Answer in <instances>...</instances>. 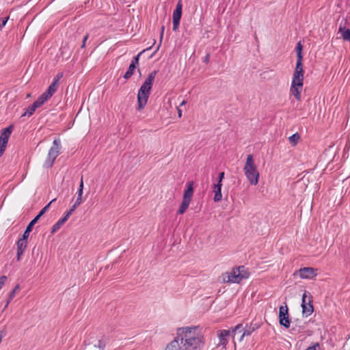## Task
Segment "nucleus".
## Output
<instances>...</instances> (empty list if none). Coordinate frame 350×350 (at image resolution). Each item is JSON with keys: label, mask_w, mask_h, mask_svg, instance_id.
Here are the masks:
<instances>
[{"label": "nucleus", "mask_w": 350, "mask_h": 350, "mask_svg": "<svg viewBox=\"0 0 350 350\" xmlns=\"http://www.w3.org/2000/svg\"><path fill=\"white\" fill-rule=\"evenodd\" d=\"M88 37H89V35H88V34H86V35L83 37V42H82L81 46V48H85V43H86L87 40L88 39Z\"/></svg>", "instance_id": "nucleus-43"}, {"label": "nucleus", "mask_w": 350, "mask_h": 350, "mask_svg": "<svg viewBox=\"0 0 350 350\" xmlns=\"http://www.w3.org/2000/svg\"><path fill=\"white\" fill-rule=\"evenodd\" d=\"M20 288V285L16 284L14 288L10 292L8 297L7 299L4 309H5L11 301L14 298L16 291Z\"/></svg>", "instance_id": "nucleus-22"}, {"label": "nucleus", "mask_w": 350, "mask_h": 350, "mask_svg": "<svg viewBox=\"0 0 350 350\" xmlns=\"http://www.w3.org/2000/svg\"><path fill=\"white\" fill-rule=\"evenodd\" d=\"M6 146V144H4V146H2V144H0V155L5 151Z\"/></svg>", "instance_id": "nucleus-46"}, {"label": "nucleus", "mask_w": 350, "mask_h": 350, "mask_svg": "<svg viewBox=\"0 0 350 350\" xmlns=\"http://www.w3.org/2000/svg\"><path fill=\"white\" fill-rule=\"evenodd\" d=\"M177 111L178 117L180 118L182 116V110L180 109V107H177Z\"/></svg>", "instance_id": "nucleus-51"}, {"label": "nucleus", "mask_w": 350, "mask_h": 350, "mask_svg": "<svg viewBox=\"0 0 350 350\" xmlns=\"http://www.w3.org/2000/svg\"><path fill=\"white\" fill-rule=\"evenodd\" d=\"M195 327H185L178 328V338H180L183 350H201L203 342L202 336L194 333Z\"/></svg>", "instance_id": "nucleus-1"}, {"label": "nucleus", "mask_w": 350, "mask_h": 350, "mask_svg": "<svg viewBox=\"0 0 350 350\" xmlns=\"http://www.w3.org/2000/svg\"><path fill=\"white\" fill-rule=\"evenodd\" d=\"M209 58H210V55L209 54H207L204 58V62H208L209 61Z\"/></svg>", "instance_id": "nucleus-52"}, {"label": "nucleus", "mask_w": 350, "mask_h": 350, "mask_svg": "<svg viewBox=\"0 0 350 350\" xmlns=\"http://www.w3.org/2000/svg\"><path fill=\"white\" fill-rule=\"evenodd\" d=\"M317 275V269L312 267H303L293 273L294 276L299 275L301 279H312Z\"/></svg>", "instance_id": "nucleus-6"}, {"label": "nucleus", "mask_w": 350, "mask_h": 350, "mask_svg": "<svg viewBox=\"0 0 350 350\" xmlns=\"http://www.w3.org/2000/svg\"><path fill=\"white\" fill-rule=\"evenodd\" d=\"M320 345L319 343H316L311 347H309L306 350H320Z\"/></svg>", "instance_id": "nucleus-35"}, {"label": "nucleus", "mask_w": 350, "mask_h": 350, "mask_svg": "<svg viewBox=\"0 0 350 350\" xmlns=\"http://www.w3.org/2000/svg\"><path fill=\"white\" fill-rule=\"evenodd\" d=\"M55 160V159H53V158H51L49 155H47V157L46 158L43 163V167L45 169L51 168L53 165Z\"/></svg>", "instance_id": "nucleus-27"}, {"label": "nucleus", "mask_w": 350, "mask_h": 350, "mask_svg": "<svg viewBox=\"0 0 350 350\" xmlns=\"http://www.w3.org/2000/svg\"><path fill=\"white\" fill-rule=\"evenodd\" d=\"M66 222V221L61 218L59 219L56 223L53 224V226L51 228V233L53 234L56 232L57 230H59L61 227Z\"/></svg>", "instance_id": "nucleus-25"}, {"label": "nucleus", "mask_w": 350, "mask_h": 350, "mask_svg": "<svg viewBox=\"0 0 350 350\" xmlns=\"http://www.w3.org/2000/svg\"><path fill=\"white\" fill-rule=\"evenodd\" d=\"M63 72H59L57 73V75L55 77V79H57V80H60L62 77H63Z\"/></svg>", "instance_id": "nucleus-47"}, {"label": "nucleus", "mask_w": 350, "mask_h": 350, "mask_svg": "<svg viewBox=\"0 0 350 350\" xmlns=\"http://www.w3.org/2000/svg\"><path fill=\"white\" fill-rule=\"evenodd\" d=\"M180 338L176 337L170 344H168L165 350H183L182 345L179 342Z\"/></svg>", "instance_id": "nucleus-19"}, {"label": "nucleus", "mask_w": 350, "mask_h": 350, "mask_svg": "<svg viewBox=\"0 0 350 350\" xmlns=\"http://www.w3.org/2000/svg\"><path fill=\"white\" fill-rule=\"evenodd\" d=\"M107 339L105 338V336L101 337V338H100L98 340L97 343L93 346V347H94L93 349L105 350V348L107 345Z\"/></svg>", "instance_id": "nucleus-23"}, {"label": "nucleus", "mask_w": 350, "mask_h": 350, "mask_svg": "<svg viewBox=\"0 0 350 350\" xmlns=\"http://www.w3.org/2000/svg\"><path fill=\"white\" fill-rule=\"evenodd\" d=\"M213 191L215 193L214 201L215 202L221 201L222 199L221 187L218 185H213Z\"/></svg>", "instance_id": "nucleus-20"}, {"label": "nucleus", "mask_w": 350, "mask_h": 350, "mask_svg": "<svg viewBox=\"0 0 350 350\" xmlns=\"http://www.w3.org/2000/svg\"><path fill=\"white\" fill-rule=\"evenodd\" d=\"M291 90V94L294 96L295 98L299 100L301 98V93L302 89H290Z\"/></svg>", "instance_id": "nucleus-31"}, {"label": "nucleus", "mask_w": 350, "mask_h": 350, "mask_svg": "<svg viewBox=\"0 0 350 350\" xmlns=\"http://www.w3.org/2000/svg\"><path fill=\"white\" fill-rule=\"evenodd\" d=\"M7 332L5 330V328H3L2 330L0 331V342L2 340V338L6 336Z\"/></svg>", "instance_id": "nucleus-41"}, {"label": "nucleus", "mask_w": 350, "mask_h": 350, "mask_svg": "<svg viewBox=\"0 0 350 350\" xmlns=\"http://www.w3.org/2000/svg\"><path fill=\"white\" fill-rule=\"evenodd\" d=\"M62 148L61 142L59 138L55 139L53 142L52 146L50 148L48 154L50 157L56 159L60 152Z\"/></svg>", "instance_id": "nucleus-10"}, {"label": "nucleus", "mask_w": 350, "mask_h": 350, "mask_svg": "<svg viewBox=\"0 0 350 350\" xmlns=\"http://www.w3.org/2000/svg\"><path fill=\"white\" fill-rule=\"evenodd\" d=\"M191 201L183 199L181 204L178 208V213L180 215L183 214L186 210L188 208Z\"/></svg>", "instance_id": "nucleus-26"}, {"label": "nucleus", "mask_w": 350, "mask_h": 350, "mask_svg": "<svg viewBox=\"0 0 350 350\" xmlns=\"http://www.w3.org/2000/svg\"><path fill=\"white\" fill-rule=\"evenodd\" d=\"M27 239L28 237H25L22 235V237L20 238L16 242L17 246V254L16 258L17 261H20L21 259V256L23 255L25 250L27 246Z\"/></svg>", "instance_id": "nucleus-8"}, {"label": "nucleus", "mask_w": 350, "mask_h": 350, "mask_svg": "<svg viewBox=\"0 0 350 350\" xmlns=\"http://www.w3.org/2000/svg\"><path fill=\"white\" fill-rule=\"evenodd\" d=\"M308 294H310L309 292L308 291H304V293H303L302 295V298H301V304H307L308 302Z\"/></svg>", "instance_id": "nucleus-34"}, {"label": "nucleus", "mask_w": 350, "mask_h": 350, "mask_svg": "<svg viewBox=\"0 0 350 350\" xmlns=\"http://www.w3.org/2000/svg\"><path fill=\"white\" fill-rule=\"evenodd\" d=\"M224 172H221L219 174L217 180H219V182H222V180L224 179Z\"/></svg>", "instance_id": "nucleus-44"}, {"label": "nucleus", "mask_w": 350, "mask_h": 350, "mask_svg": "<svg viewBox=\"0 0 350 350\" xmlns=\"http://www.w3.org/2000/svg\"><path fill=\"white\" fill-rule=\"evenodd\" d=\"M59 80H57V79L54 78L53 82L48 88H56L59 85Z\"/></svg>", "instance_id": "nucleus-39"}, {"label": "nucleus", "mask_w": 350, "mask_h": 350, "mask_svg": "<svg viewBox=\"0 0 350 350\" xmlns=\"http://www.w3.org/2000/svg\"><path fill=\"white\" fill-rule=\"evenodd\" d=\"M7 280V277L5 275H1L0 277V290L3 287V286L5 284V282Z\"/></svg>", "instance_id": "nucleus-36"}, {"label": "nucleus", "mask_w": 350, "mask_h": 350, "mask_svg": "<svg viewBox=\"0 0 350 350\" xmlns=\"http://www.w3.org/2000/svg\"><path fill=\"white\" fill-rule=\"evenodd\" d=\"M312 302V297L310 294H308V302L307 304H301L302 308V314L304 316L308 317L310 316L314 311Z\"/></svg>", "instance_id": "nucleus-13"}, {"label": "nucleus", "mask_w": 350, "mask_h": 350, "mask_svg": "<svg viewBox=\"0 0 350 350\" xmlns=\"http://www.w3.org/2000/svg\"><path fill=\"white\" fill-rule=\"evenodd\" d=\"M77 206L75 205V204H73L70 208L69 209L72 213L73 212L75 211V209L77 208Z\"/></svg>", "instance_id": "nucleus-50"}, {"label": "nucleus", "mask_w": 350, "mask_h": 350, "mask_svg": "<svg viewBox=\"0 0 350 350\" xmlns=\"http://www.w3.org/2000/svg\"><path fill=\"white\" fill-rule=\"evenodd\" d=\"M230 330L221 329L217 332V336L219 340V345L226 347L228 342V338L230 336Z\"/></svg>", "instance_id": "nucleus-12"}, {"label": "nucleus", "mask_w": 350, "mask_h": 350, "mask_svg": "<svg viewBox=\"0 0 350 350\" xmlns=\"http://www.w3.org/2000/svg\"><path fill=\"white\" fill-rule=\"evenodd\" d=\"M9 17H5L2 19L1 23H0V27L3 28L7 23L8 21Z\"/></svg>", "instance_id": "nucleus-42"}, {"label": "nucleus", "mask_w": 350, "mask_h": 350, "mask_svg": "<svg viewBox=\"0 0 350 350\" xmlns=\"http://www.w3.org/2000/svg\"><path fill=\"white\" fill-rule=\"evenodd\" d=\"M38 220L33 218L27 226L26 229L25 230L23 235L25 237H29L31 231L33 229V226L37 223Z\"/></svg>", "instance_id": "nucleus-24"}, {"label": "nucleus", "mask_w": 350, "mask_h": 350, "mask_svg": "<svg viewBox=\"0 0 350 350\" xmlns=\"http://www.w3.org/2000/svg\"><path fill=\"white\" fill-rule=\"evenodd\" d=\"M151 93V89H139L137 93V107L138 111L142 110L146 106L149 96Z\"/></svg>", "instance_id": "nucleus-7"}, {"label": "nucleus", "mask_w": 350, "mask_h": 350, "mask_svg": "<svg viewBox=\"0 0 350 350\" xmlns=\"http://www.w3.org/2000/svg\"><path fill=\"white\" fill-rule=\"evenodd\" d=\"M338 31L341 33L342 38L345 41L350 42V29H345L341 25L339 27Z\"/></svg>", "instance_id": "nucleus-21"}, {"label": "nucleus", "mask_w": 350, "mask_h": 350, "mask_svg": "<svg viewBox=\"0 0 350 350\" xmlns=\"http://www.w3.org/2000/svg\"><path fill=\"white\" fill-rule=\"evenodd\" d=\"M193 194V181H189L187 184V188L184 191L183 199L191 201Z\"/></svg>", "instance_id": "nucleus-16"}, {"label": "nucleus", "mask_w": 350, "mask_h": 350, "mask_svg": "<svg viewBox=\"0 0 350 350\" xmlns=\"http://www.w3.org/2000/svg\"><path fill=\"white\" fill-rule=\"evenodd\" d=\"M72 214V213L70 210H68L64 213V217L62 218L64 219L66 221H67Z\"/></svg>", "instance_id": "nucleus-40"}, {"label": "nucleus", "mask_w": 350, "mask_h": 350, "mask_svg": "<svg viewBox=\"0 0 350 350\" xmlns=\"http://www.w3.org/2000/svg\"><path fill=\"white\" fill-rule=\"evenodd\" d=\"M260 327V324L257 322L252 321L250 324H247L243 329V332L240 338V341L243 340L245 336H250L254 332Z\"/></svg>", "instance_id": "nucleus-11"}, {"label": "nucleus", "mask_w": 350, "mask_h": 350, "mask_svg": "<svg viewBox=\"0 0 350 350\" xmlns=\"http://www.w3.org/2000/svg\"><path fill=\"white\" fill-rule=\"evenodd\" d=\"M183 3L182 0H179L176 4V9L173 12V21H180L182 16Z\"/></svg>", "instance_id": "nucleus-17"}, {"label": "nucleus", "mask_w": 350, "mask_h": 350, "mask_svg": "<svg viewBox=\"0 0 350 350\" xmlns=\"http://www.w3.org/2000/svg\"><path fill=\"white\" fill-rule=\"evenodd\" d=\"M301 137L298 133H295L289 137L288 139L293 146H295L299 141Z\"/></svg>", "instance_id": "nucleus-28"}, {"label": "nucleus", "mask_w": 350, "mask_h": 350, "mask_svg": "<svg viewBox=\"0 0 350 350\" xmlns=\"http://www.w3.org/2000/svg\"><path fill=\"white\" fill-rule=\"evenodd\" d=\"M180 21H173V31H176L179 27V24H180Z\"/></svg>", "instance_id": "nucleus-37"}, {"label": "nucleus", "mask_w": 350, "mask_h": 350, "mask_svg": "<svg viewBox=\"0 0 350 350\" xmlns=\"http://www.w3.org/2000/svg\"><path fill=\"white\" fill-rule=\"evenodd\" d=\"M55 200V199H53V200H51L47 205H46L44 208H42L40 212L38 213V214L34 217L36 220L38 221V219L40 218L41 216H42L44 213L46 211V210L49 208L50 204L54 202Z\"/></svg>", "instance_id": "nucleus-29"}, {"label": "nucleus", "mask_w": 350, "mask_h": 350, "mask_svg": "<svg viewBox=\"0 0 350 350\" xmlns=\"http://www.w3.org/2000/svg\"><path fill=\"white\" fill-rule=\"evenodd\" d=\"M302 49H303V46H302V44L301 43V42H299L297 44V46H296V53H297V59H302L303 57H302Z\"/></svg>", "instance_id": "nucleus-30"}, {"label": "nucleus", "mask_w": 350, "mask_h": 350, "mask_svg": "<svg viewBox=\"0 0 350 350\" xmlns=\"http://www.w3.org/2000/svg\"><path fill=\"white\" fill-rule=\"evenodd\" d=\"M241 329H243V325L241 323L238 324L230 330V334L234 337L236 333Z\"/></svg>", "instance_id": "nucleus-33"}, {"label": "nucleus", "mask_w": 350, "mask_h": 350, "mask_svg": "<svg viewBox=\"0 0 350 350\" xmlns=\"http://www.w3.org/2000/svg\"><path fill=\"white\" fill-rule=\"evenodd\" d=\"M145 51L146 50H143L137 55L133 58L127 71L124 73L123 76L124 79H128L133 75L134 70L136 69L137 66L139 64V56Z\"/></svg>", "instance_id": "nucleus-9"}, {"label": "nucleus", "mask_w": 350, "mask_h": 350, "mask_svg": "<svg viewBox=\"0 0 350 350\" xmlns=\"http://www.w3.org/2000/svg\"><path fill=\"white\" fill-rule=\"evenodd\" d=\"M243 170L249 183L252 185H256L260 174L252 154L247 155Z\"/></svg>", "instance_id": "nucleus-2"}, {"label": "nucleus", "mask_w": 350, "mask_h": 350, "mask_svg": "<svg viewBox=\"0 0 350 350\" xmlns=\"http://www.w3.org/2000/svg\"><path fill=\"white\" fill-rule=\"evenodd\" d=\"M82 195H83V190H81V189H78V191H77V197L78 198H82Z\"/></svg>", "instance_id": "nucleus-49"}, {"label": "nucleus", "mask_w": 350, "mask_h": 350, "mask_svg": "<svg viewBox=\"0 0 350 350\" xmlns=\"http://www.w3.org/2000/svg\"><path fill=\"white\" fill-rule=\"evenodd\" d=\"M186 103H187V101H186V100H183L181 101V103H180L179 107H182V106H183L184 105H185V104H186Z\"/></svg>", "instance_id": "nucleus-53"}, {"label": "nucleus", "mask_w": 350, "mask_h": 350, "mask_svg": "<svg viewBox=\"0 0 350 350\" xmlns=\"http://www.w3.org/2000/svg\"><path fill=\"white\" fill-rule=\"evenodd\" d=\"M303 73L295 72L291 88L301 87L303 85Z\"/></svg>", "instance_id": "nucleus-15"}, {"label": "nucleus", "mask_w": 350, "mask_h": 350, "mask_svg": "<svg viewBox=\"0 0 350 350\" xmlns=\"http://www.w3.org/2000/svg\"><path fill=\"white\" fill-rule=\"evenodd\" d=\"M302 59H297L296 63V69L295 72H298L299 73H303V68H302Z\"/></svg>", "instance_id": "nucleus-32"}, {"label": "nucleus", "mask_w": 350, "mask_h": 350, "mask_svg": "<svg viewBox=\"0 0 350 350\" xmlns=\"http://www.w3.org/2000/svg\"><path fill=\"white\" fill-rule=\"evenodd\" d=\"M57 89H47L42 93L36 100L30 105L25 111L21 115V117L28 116L30 117L36 111V109L40 107L44 104L56 92Z\"/></svg>", "instance_id": "nucleus-3"}, {"label": "nucleus", "mask_w": 350, "mask_h": 350, "mask_svg": "<svg viewBox=\"0 0 350 350\" xmlns=\"http://www.w3.org/2000/svg\"><path fill=\"white\" fill-rule=\"evenodd\" d=\"M157 71L154 70L149 73L148 77L140 88H151L155 79Z\"/></svg>", "instance_id": "nucleus-18"}, {"label": "nucleus", "mask_w": 350, "mask_h": 350, "mask_svg": "<svg viewBox=\"0 0 350 350\" xmlns=\"http://www.w3.org/2000/svg\"><path fill=\"white\" fill-rule=\"evenodd\" d=\"M214 185H219L220 187H221L222 186V182H219V180H217V183H215Z\"/></svg>", "instance_id": "nucleus-54"}, {"label": "nucleus", "mask_w": 350, "mask_h": 350, "mask_svg": "<svg viewBox=\"0 0 350 350\" xmlns=\"http://www.w3.org/2000/svg\"><path fill=\"white\" fill-rule=\"evenodd\" d=\"M81 202H82V198H81L80 197L79 198L77 197L74 204L79 206L81 204Z\"/></svg>", "instance_id": "nucleus-45"}, {"label": "nucleus", "mask_w": 350, "mask_h": 350, "mask_svg": "<svg viewBox=\"0 0 350 350\" xmlns=\"http://www.w3.org/2000/svg\"><path fill=\"white\" fill-rule=\"evenodd\" d=\"M249 277L250 273L247 269L244 266H239L227 273V279L224 277V282L239 284L243 280Z\"/></svg>", "instance_id": "nucleus-4"}, {"label": "nucleus", "mask_w": 350, "mask_h": 350, "mask_svg": "<svg viewBox=\"0 0 350 350\" xmlns=\"http://www.w3.org/2000/svg\"><path fill=\"white\" fill-rule=\"evenodd\" d=\"M164 29H165V27L163 25L161 27V33H160V43H159V45L157 46L156 51H157L159 49V46L161 45V41H162V39H163V36Z\"/></svg>", "instance_id": "nucleus-38"}, {"label": "nucleus", "mask_w": 350, "mask_h": 350, "mask_svg": "<svg viewBox=\"0 0 350 350\" xmlns=\"http://www.w3.org/2000/svg\"><path fill=\"white\" fill-rule=\"evenodd\" d=\"M279 323L280 325L285 328H289L291 325V319L288 314V308L286 304L281 306L279 308Z\"/></svg>", "instance_id": "nucleus-5"}, {"label": "nucleus", "mask_w": 350, "mask_h": 350, "mask_svg": "<svg viewBox=\"0 0 350 350\" xmlns=\"http://www.w3.org/2000/svg\"><path fill=\"white\" fill-rule=\"evenodd\" d=\"M79 189L83 190V178H81V179L80 184H79Z\"/></svg>", "instance_id": "nucleus-48"}, {"label": "nucleus", "mask_w": 350, "mask_h": 350, "mask_svg": "<svg viewBox=\"0 0 350 350\" xmlns=\"http://www.w3.org/2000/svg\"><path fill=\"white\" fill-rule=\"evenodd\" d=\"M12 126L10 125L2 130L0 135V144H2V146H3L4 144L7 145L10 135L12 133Z\"/></svg>", "instance_id": "nucleus-14"}]
</instances>
